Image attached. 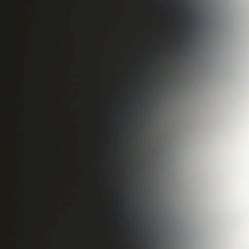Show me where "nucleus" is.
<instances>
[{"mask_svg": "<svg viewBox=\"0 0 249 249\" xmlns=\"http://www.w3.org/2000/svg\"><path fill=\"white\" fill-rule=\"evenodd\" d=\"M188 22H190V23H191L193 21V17L191 16H189L188 17Z\"/></svg>", "mask_w": 249, "mask_h": 249, "instance_id": "3", "label": "nucleus"}, {"mask_svg": "<svg viewBox=\"0 0 249 249\" xmlns=\"http://www.w3.org/2000/svg\"><path fill=\"white\" fill-rule=\"evenodd\" d=\"M11 32L12 37L13 39H15L16 37V35H17V33L14 31L12 29H11Z\"/></svg>", "mask_w": 249, "mask_h": 249, "instance_id": "2", "label": "nucleus"}, {"mask_svg": "<svg viewBox=\"0 0 249 249\" xmlns=\"http://www.w3.org/2000/svg\"><path fill=\"white\" fill-rule=\"evenodd\" d=\"M15 47H12V51H15Z\"/></svg>", "mask_w": 249, "mask_h": 249, "instance_id": "4", "label": "nucleus"}, {"mask_svg": "<svg viewBox=\"0 0 249 249\" xmlns=\"http://www.w3.org/2000/svg\"><path fill=\"white\" fill-rule=\"evenodd\" d=\"M12 12H17V0H12Z\"/></svg>", "mask_w": 249, "mask_h": 249, "instance_id": "1", "label": "nucleus"}, {"mask_svg": "<svg viewBox=\"0 0 249 249\" xmlns=\"http://www.w3.org/2000/svg\"><path fill=\"white\" fill-rule=\"evenodd\" d=\"M15 18H16L15 16H13V18H14V19H15Z\"/></svg>", "mask_w": 249, "mask_h": 249, "instance_id": "5", "label": "nucleus"}]
</instances>
